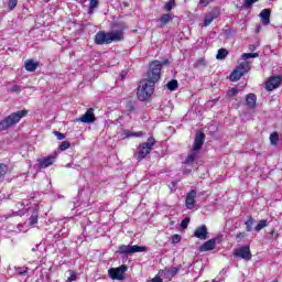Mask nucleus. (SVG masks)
I'll return each instance as SVG.
<instances>
[{"instance_id":"f257e3e1","label":"nucleus","mask_w":282,"mask_h":282,"mask_svg":"<svg viewBox=\"0 0 282 282\" xmlns=\"http://www.w3.org/2000/svg\"><path fill=\"white\" fill-rule=\"evenodd\" d=\"M162 78V62L153 61L147 73V78L142 79L137 89V96L141 102H147L155 93V84Z\"/></svg>"},{"instance_id":"f03ea898","label":"nucleus","mask_w":282,"mask_h":282,"mask_svg":"<svg viewBox=\"0 0 282 282\" xmlns=\"http://www.w3.org/2000/svg\"><path fill=\"white\" fill-rule=\"evenodd\" d=\"M158 144L155 137L151 135L148 138L147 142L140 143L138 147V152H134L133 158L138 162H142L147 156L151 155V151Z\"/></svg>"},{"instance_id":"7ed1b4c3","label":"nucleus","mask_w":282,"mask_h":282,"mask_svg":"<svg viewBox=\"0 0 282 282\" xmlns=\"http://www.w3.org/2000/svg\"><path fill=\"white\" fill-rule=\"evenodd\" d=\"M25 116H28V110H19L17 112H12L0 121V131H8V129L11 127L19 124L21 119L25 118Z\"/></svg>"},{"instance_id":"20e7f679","label":"nucleus","mask_w":282,"mask_h":282,"mask_svg":"<svg viewBox=\"0 0 282 282\" xmlns=\"http://www.w3.org/2000/svg\"><path fill=\"white\" fill-rule=\"evenodd\" d=\"M250 72V64L248 62H242L230 73L229 80L230 83H237L241 80L242 76H246Z\"/></svg>"},{"instance_id":"39448f33","label":"nucleus","mask_w":282,"mask_h":282,"mask_svg":"<svg viewBox=\"0 0 282 282\" xmlns=\"http://www.w3.org/2000/svg\"><path fill=\"white\" fill-rule=\"evenodd\" d=\"M113 28H117V31L108 32V45L110 43H118L120 41H124V30H127V25L124 23H116Z\"/></svg>"},{"instance_id":"423d86ee","label":"nucleus","mask_w":282,"mask_h":282,"mask_svg":"<svg viewBox=\"0 0 282 282\" xmlns=\"http://www.w3.org/2000/svg\"><path fill=\"white\" fill-rule=\"evenodd\" d=\"M135 252H147L145 246H129V245H121L118 247L117 253L118 254H135Z\"/></svg>"},{"instance_id":"0eeeda50","label":"nucleus","mask_w":282,"mask_h":282,"mask_svg":"<svg viewBox=\"0 0 282 282\" xmlns=\"http://www.w3.org/2000/svg\"><path fill=\"white\" fill-rule=\"evenodd\" d=\"M127 270H129V267L122 264L119 268L109 269L108 274L113 281H124V272H127Z\"/></svg>"},{"instance_id":"6e6552de","label":"nucleus","mask_w":282,"mask_h":282,"mask_svg":"<svg viewBox=\"0 0 282 282\" xmlns=\"http://www.w3.org/2000/svg\"><path fill=\"white\" fill-rule=\"evenodd\" d=\"M234 254L238 259H243L245 261H250L252 259V251H250L248 245H243L239 249H236Z\"/></svg>"},{"instance_id":"1a4fd4ad","label":"nucleus","mask_w":282,"mask_h":282,"mask_svg":"<svg viewBox=\"0 0 282 282\" xmlns=\"http://www.w3.org/2000/svg\"><path fill=\"white\" fill-rule=\"evenodd\" d=\"M204 142H206V133H204V131L202 130H198L195 134L192 150L197 152L202 151V147H204Z\"/></svg>"},{"instance_id":"9d476101","label":"nucleus","mask_w":282,"mask_h":282,"mask_svg":"<svg viewBox=\"0 0 282 282\" xmlns=\"http://www.w3.org/2000/svg\"><path fill=\"white\" fill-rule=\"evenodd\" d=\"M56 158H58V152L54 151L48 156L37 159V162L40 164V169H48V166H52V164H54V162H56Z\"/></svg>"},{"instance_id":"9b49d317","label":"nucleus","mask_w":282,"mask_h":282,"mask_svg":"<svg viewBox=\"0 0 282 282\" xmlns=\"http://www.w3.org/2000/svg\"><path fill=\"white\" fill-rule=\"evenodd\" d=\"M282 78L281 76H271L265 82L267 91H274V89H279L281 87Z\"/></svg>"},{"instance_id":"f8f14e48","label":"nucleus","mask_w":282,"mask_h":282,"mask_svg":"<svg viewBox=\"0 0 282 282\" xmlns=\"http://www.w3.org/2000/svg\"><path fill=\"white\" fill-rule=\"evenodd\" d=\"M78 122H83L84 124H94V122H96L94 108H88L86 112L78 119Z\"/></svg>"},{"instance_id":"ddd939ff","label":"nucleus","mask_w":282,"mask_h":282,"mask_svg":"<svg viewBox=\"0 0 282 282\" xmlns=\"http://www.w3.org/2000/svg\"><path fill=\"white\" fill-rule=\"evenodd\" d=\"M195 197H197V191L191 189L185 198V206L188 210H193V208H195V204H197Z\"/></svg>"},{"instance_id":"4468645a","label":"nucleus","mask_w":282,"mask_h":282,"mask_svg":"<svg viewBox=\"0 0 282 282\" xmlns=\"http://www.w3.org/2000/svg\"><path fill=\"white\" fill-rule=\"evenodd\" d=\"M194 237H196V239H199L200 241H206V239H208V227H206V225L196 227L194 231Z\"/></svg>"},{"instance_id":"2eb2a0df","label":"nucleus","mask_w":282,"mask_h":282,"mask_svg":"<svg viewBox=\"0 0 282 282\" xmlns=\"http://www.w3.org/2000/svg\"><path fill=\"white\" fill-rule=\"evenodd\" d=\"M109 34L105 31H99L95 35V44L96 45H109Z\"/></svg>"},{"instance_id":"dca6fc26","label":"nucleus","mask_w":282,"mask_h":282,"mask_svg":"<svg viewBox=\"0 0 282 282\" xmlns=\"http://www.w3.org/2000/svg\"><path fill=\"white\" fill-rule=\"evenodd\" d=\"M216 246H217V238H213V239H209L206 242H204L199 247V251L200 252H209L210 250H215Z\"/></svg>"},{"instance_id":"f3484780","label":"nucleus","mask_w":282,"mask_h":282,"mask_svg":"<svg viewBox=\"0 0 282 282\" xmlns=\"http://www.w3.org/2000/svg\"><path fill=\"white\" fill-rule=\"evenodd\" d=\"M271 14H272L271 9H263L260 12V19H261L262 25H270V15Z\"/></svg>"},{"instance_id":"a211bd4d","label":"nucleus","mask_w":282,"mask_h":282,"mask_svg":"<svg viewBox=\"0 0 282 282\" xmlns=\"http://www.w3.org/2000/svg\"><path fill=\"white\" fill-rule=\"evenodd\" d=\"M24 67L26 72H36V69H39V62H34V59H26Z\"/></svg>"},{"instance_id":"6ab92c4d","label":"nucleus","mask_w":282,"mask_h":282,"mask_svg":"<svg viewBox=\"0 0 282 282\" xmlns=\"http://www.w3.org/2000/svg\"><path fill=\"white\" fill-rule=\"evenodd\" d=\"M246 102L249 106V109H256L257 108V95H254V94L247 95Z\"/></svg>"},{"instance_id":"aec40b11","label":"nucleus","mask_w":282,"mask_h":282,"mask_svg":"<svg viewBox=\"0 0 282 282\" xmlns=\"http://www.w3.org/2000/svg\"><path fill=\"white\" fill-rule=\"evenodd\" d=\"M217 17H219V11H214L209 14H207L204 19V25L205 28H207V25H210V23H213L214 19H217Z\"/></svg>"},{"instance_id":"412c9836","label":"nucleus","mask_w":282,"mask_h":282,"mask_svg":"<svg viewBox=\"0 0 282 282\" xmlns=\"http://www.w3.org/2000/svg\"><path fill=\"white\" fill-rule=\"evenodd\" d=\"M124 138H142V135H147L144 131L131 132V130H123Z\"/></svg>"},{"instance_id":"4be33fe9","label":"nucleus","mask_w":282,"mask_h":282,"mask_svg":"<svg viewBox=\"0 0 282 282\" xmlns=\"http://www.w3.org/2000/svg\"><path fill=\"white\" fill-rule=\"evenodd\" d=\"M182 270V264L178 267H171L167 269V279L171 281Z\"/></svg>"},{"instance_id":"5701e85b","label":"nucleus","mask_w":282,"mask_h":282,"mask_svg":"<svg viewBox=\"0 0 282 282\" xmlns=\"http://www.w3.org/2000/svg\"><path fill=\"white\" fill-rule=\"evenodd\" d=\"M172 15L170 13L162 14L160 18L161 28L171 23Z\"/></svg>"},{"instance_id":"b1692460","label":"nucleus","mask_w":282,"mask_h":282,"mask_svg":"<svg viewBox=\"0 0 282 282\" xmlns=\"http://www.w3.org/2000/svg\"><path fill=\"white\" fill-rule=\"evenodd\" d=\"M180 87L177 79H172L166 84L169 91H175Z\"/></svg>"},{"instance_id":"393cba45","label":"nucleus","mask_w":282,"mask_h":282,"mask_svg":"<svg viewBox=\"0 0 282 282\" xmlns=\"http://www.w3.org/2000/svg\"><path fill=\"white\" fill-rule=\"evenodd\" d=\"M126 111L128 116H130V113H133V111H135V101H132V100L127 101Z\"/></svg>"},{"instance_id":"a878e982","label":"nucleus","mask_w":282,"mask_h":282,"mask_svg":"<svg viewBox=\"0 0 282 282\" xmlns=\"http://www.w3.org/2000/svg\"><path fill=\"white\" fill-rule=\"evenodd\" d=\"M197 151H193L192 149V153H189L185 161H184V164H193V162H195V159L197 158Z\"/></svg>"},{"instance_id":"bb28decb","label":"nucleus","mask_w":282,"mask_h":282,"mask_svg":"<svg viewBox=\"0 0 282 282\" xmlns=\"http://www.w3.org/2000/svg\"><path fill=\"white\" fill-rule=\"evenodd\" d=\"M228 56V50L226 48H219L216 55L217 61H224Z\"/></svg>"},{"instance_id":"cd10ccee","label":"nucleus","mask_w":282,"mask_h":282,"mask_svg":"<svg viewBox=\"0 0 282 282\" xmlns=\"http://www.w3.org/2000/svg\"><path fill=\"white\" fill-rule=\"evenodd\" d=\"M270 142L272 147H279V132H272L270 134Z\"/></svg>"},{"instance_id":"c85d7f7f","label":"nucleus","mask_w":282,"mask_h":282,"mask_svg":"<svg viewBox=\"0 0 282 282\" xmlns=\"http://www.w3.org/2000/svg\"><path fill=\"white\" fill-rule=\"evenodd\" d=\"M245 226H246V231L247 232H252V226H254V218H252V216L249 217L247 219V221L245 223Z\"/></svg>"},{"instance_id":"c756f323","label":"nucleus","mask_w":282,"mask_h":282,"mask_svg":"<svg viewBox=\"0 0 282 282\" xmlns=\"http://www.w3.org/2000/svg\"><path fill=\"white\" fill-rule=\"evenodd\" d=\"M263 228H268V220L267 219L260 220V223L254 227V230L257 232H260V230H263Z\"/></svg>"},{"instance_id":"7c9ffc66","label":"nucleus","mask_w":282,"mask_h":282,"mask_svg":"<svg viewBox=\"0 0 282 282\" xmlns=\"http://www.w3.org/2000/svg\"><path fill=\"white\" fill-rule=\"evenodd\" d=\"M8 175V166L6 163H0V180H3Z\"/></svg>"},{"instance_id":"2f4dec72","label":"nucleus","mask_w":282,"mask_h":282,"mask_svg":"<svg viewBox=\"0 0 282 282\" xmlns=\"http://www.w3.org/2000/svg\"><path fill=\"white\" fill-rule=\"evenodd\" d=\"M194 67L196 69H199V67H206V59L204 57H200L196 61Z\"/></svg>"},{"instance_id":"473e14b6","label":"nucleus","mask_w":282,"mask_h":282,"mask_svg":"<svg viewBox=\"0 0 282 282\" xmlns=\"http://www.w3.org/2000/svg\"><path fill=\"white\" fill-rule=\"evenodd\" d=\"M98 6H100L99 0H90L89 1V12L91 13V10H96V8H98Z\"/></svg>"},{"instance_id":"72a5a7b5","label":"nucleus","mask_w":282,"mask_h":282,"mask_svg":"<svg viewBox=\"0 0 282 282\" xmlns=\"http://www.w3.org/2000/svg\"><path fill=\"white\" fill-rule=\"evenodd\" d=\"M72 147V142L69 141H63L61 144H59V151H67V149H70Z\"/></svg>"},{"instance_id":"f704fd0d","label":"nucleus","mask_w":282,"mask_h":282,"mask_svg":"<svg viewBox=\"0 0 282 282\" xmlns=\"http://www.w3.org/2000/svg\"><path fill=\"white\" fill-rule=\"evenodd\" d=\"M259 56V53H243L242 59L248 61V58H257Z\"/></svg>"},{"instance_id":"c9c22d12","label":"nucleus","mask_w":282,"mask_h":282,"mask_svg":"<svg viewBox=\"0 0 282 282\" xmlns=\"http://www.w3.org/2000/svg\"><path fill=\"white\" fill-rule=\"evenodd\" d=\"M173 8H175V0H170L169 2L165 3L164 9L166 10V12H171Z\"/></svg>"},{"instance_id":"e433bc0d","label":"nucleus","mask_w":282,"mask_h":282,"mask_svg":"<svg viewBox=\"0 0 282 282\" xmlns=\"http://www.w3.org/2000/svg\"><path fill=\"white\" fill-rule=\"evenodd\" d=\"M29 224L31 226H34V224H39V215L33 214L30 218H29Z\"/></svg>"},{"instance_id":"4c0bfd02","label":"nucleus","mask_w":282,"mask_h":282,"mask_svg":"<svg viewBox=\"0 0 282 282\" xmlns=\"http://www.w3.org/2000/svg\"><path fill=\"white\" fill-rule=\"evenodd\" d=\"M68 272L70 273V276L67 278V282L77 281L78 275L76 274V272H74L73 270H69Z\"/></svg>"},{"instance_id":"58836bf2","label":"nucleus","mask_w":282,"mask_h":282,"mask_svg":"<svg viewBox=\"0 0 282 282\" xmlns=\"http://www.w3.org/2000/svg\"><path fill=\"white\" fill-rule=\"evenodd\" d=\"M237 94H239V90L237 88H231L227 91L228 98H232V97L237 96Z\"/></svg>"},{"instance_id":"ea45409f","label":"nucleus","mask_w":282,"mask_h":282,"mask_svg":"<svg viewBox=\"0 0 282 282\" xmlns=\"http://www.w3.org/2000/svg\"><path fill=\"white\" fill-rule=\"evenodd\" d=\"M19 4V0H9V10L12 11Z\"/></svg>"},{"instance_id":"a19ab883","label":"nucleus","mask_w":282,"mask_h":282,"mask_svg":"<svg viewBox=\"0 0 282 282\" xmlns=\"http://www.w3.org/2000/svg\"><path fill=\"white\" fill-rule=\"evenodd\" d=\"M225 36L226 39H232V30L230 26H225Z\"/></svg>"},{"instance_id":"79ce46f5","label":"nucleus","mask_w":282,"mask_h":282,"mask_svg":"<svg viewBox=\"0 0 282 282\" xmlns=\"http://www.w3.org/2000/svg\"><path fill=\"white\" fill-rule=\"evenodd\" d=\"M215 2V0H199V6L202 8H206L207 6H210V3Z\"/></svg>"},{"instance_id":"37998d69","label":"nucleus","mask_w":282,"mask_h":282,"mask_svg":"<svg viewBox=\"0 0 282 282\" xmlns=\"http://www.w3.org/2000/svg\"><path fill=\"white\" fill-rule=\"evenodd\" d=\"M257 1H259V0H245V8H247V9L252 8V6H254V3H257Z\"/></svg>"},{"instance_id":"c03bdc74","label":"nucleus","mask_w":282,"mask_h":282,"mask_svg":"<svg viewBox=\"0 0 282 282\" xmlns=\"http://www.w3.org/2000/svg\"><path fill=\"white\" fill-rule=\"evenodd\" d=\"M180 241H182V236L178 234L172 236V243H180Z\"/></svg>"},{"instance_id":"a18cd8bd","label":"nucleus","mask_w":282,"mask_h":282,"mask_svg":"<svg viewBox=\"0 0 282 282\" xmlns=\"http://www.w3.org/2000/svg\"><path fill=\"white\" fill-rule=\"evenodd\" d=\"M188 224H191V218L186 217L181 223V228H188Z\"/></svg>"},{"instance_id":"49530a36","label":"nucleus","mask_w":282,"mask_h":282,"mask_svg":"<svg viewBox=\"0 0 282 282\" xmlns=\"http://www.w3.org/2000/svg\"><path fill=\"white\" fill-rule=\"evenodd\" d=\"M54 135L57 138V140H65V134L59 131H54Z\"/></svg>"},{"instance_id":"de8ad7c7","label":"nucleus","mask_w":282,"mask_h":282,"mask_svg":"<svg viewBox=\"0 0 282 282\" xmlns=\"http://www.w3.org/2000/svg\"><path fill=\"white\" fill-rule=\"evenodd\" d=\"M245 237H246V231L238 232V234L236 235V239H237L238 243H239V241H241L242 239H245Z\"/></svg>"},{"instance_id":"09e8293b","label":"nucleus","mask_w":282,"mask_h":282,"mask_svg":"<svg viewBox=\"0 0 282 282\" xmlns=\"http://www.w3.org/2000/svg\"><path fill=\"white\" fill-rule=\"evenodd\" d=\"M10 91H13L15 94H20L21 93V87H19V85H13L11 87Z\"/></svg>"},{"instance_id":"8fccbe9b","label":"nucleus","mask_w":282,"mask_h":282,"mask_svg":"<svg viewBox=\"0 0 282 282\" xmlns=\"http://www.w3.org/2000/svg\"><path fill=\"white\" fill-rule=\"evenodd\" d=\"M26 273H28V270L20 272V274H26Z\"/></svg>"},{"instance_id":"3c124183","label":"nucleus","mask_w":282,"mask_h":282,"mask_svg":"<svg viewBox=\"0 0 282 282\" xmlns=\"http://www.w3.org/2000/svg\"><path fill=\"white\" fill-rule=\"evenodd\" d=\"M270 235H275V231H274V230H272V231L270 232Z\"/></svg>"}]
</instances>
